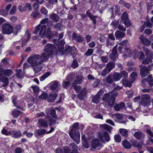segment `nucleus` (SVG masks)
I'll list each match as a JSON object with an SVG mask.
<instances>
[{"mask_svg":"<svg viewBox=\"0 0 153 153\" xmlns=\"http://www.w3.org/2000/svg\"><path fill=\"white\" fill-rule=\"evenodd\" d=\"M53 43L57 45L58 49L52 44H47L45 47L44 52L42 53L41 56L38 54L32 55L28 57L27 62L32 66L33 70L35 72H38L42 69L43 66L42 63L47 60L49 56H52L54 52L59 51L62 52L63 54H70L72 55L75 52V48L68 46H66V48L63 51L64 46L65 42L62 40L59 41V40L56 39L53 40Z\"/></svg>","mask_w":153,"mask_h":153,"instance_id":"nucleus-1","label":"nucleus"},{"mask_svg":"<svg viewBox=\"0 0 153 153\" xmlns=\"http://www.w3.org/2000/svg\"><path fill=\"white\" fill-rule=\"evenodd\" d=\"M48 21V18H45L42 19L40 23L36 28L34 33L36 34L39 31V35L41 38H45L46 37L49 39H51L52 35L51 34V30L49 28H48L46 30V26L44 25Z\"/></svg>","mask_w":153,"mask_h":153,"instance_id":"nucleus-2","label":"nucleus"},{"mask_svg":"<svg viewBox=\"0 0 153 153\" xmlns=\"http://www.w3.org/2000/svg\"><path fill=\"white\" fill-rule=\"evenodd\" d=\"M84 126L82 124H79L78 123H74L72 128L69 133L71 138L78 144L80 142V134L78 129L82 130L84 128Z\"/></svg>","mask_w":153,"mask_h":153,"instance_id":"nucleus-3","label":"nucleus"},{"mask_svg":"<svg viewBox=\"0 0 153 153\" xmlns=\"http://www.w3.org/2000/svg\"><path fill=\"white\" fill-rule=\"evenodd\" d=\"M131 50L129 49H127L126 50L125 54L123 55L124 58L126 57V56L129 57H131L132 56L133 58L136 59L137 57L140 60L143 59L145 57V56L143 53L142 51H140L139 52L138 56H137L138 51L137 49H135L134 51V53L132 55L131 54Z\"/></svg>","mask_w":153,"mask_h":153,"instance_id":"nucleus-4","label":"nucleus"},{"mask_svg":"<svg viewBox=\"0 0 153 153\" xmlns=\"http://www.w3.org/2000/svg\"><path fill=\"white\" fill-rule=\"evenodd\" d=\"M140 74L142 77H145L148 76L147 79H146L145 80L147 82H151L152 81L151 76L149 75V70L145 66L140 65Z\"/></svg>","mask_w":153,"mask_h":153,"instance_id":"nucleus-5","label":"nucleus"},{"mask_svg":"<svg viewBox=\"0 0 153 153\" xmlns=\"http://www.w3.org/2000/svg\"><path fill=\"white\" fill-rule=\"evenodd\" d=\"M111 93H107L105 94L103 96V100L106 101L110 106L112 107L115 101V98L114 96L117 95V94L115 93L113 94H111Z\"/></svg>","mask_w":153,"mask_h":153,"instance_id":"nucleus-6","label":"nucleus"},{"mask_svg":"<svg viewBox=\"0 0 153 153\" xmlns=\"http://www.w3.org/2000/svg\"><path fill=\"white\" fill-rule=\"evenodd\" d=\"M38 122L40 126L46 127L48 126L49 123L50 125L53 124L55 123L56 121L53 118L48 117L45 119V120L42 119H39Z\"/></svg>","mask_w":153,"mask_h":153,"instance_id":"nucleus-7","label":"nucleus"},{"mask_svg":"<svg viewBox=\"0 0 153 153\" xmlns=\"http://www.w3.org/2000/svg\"><path fill=\"white\" fill-rule=\"evenodd\" d=\"M98 138L102 143H105L110 140V137L106 132L99 131L97 133Z\"/></svg>","mask_w":153,"mask_h":153,"instance_id":"nucleus-8","label":"nucleus"},{"mask_svg":"<svg viewBox=\"0 0 153 153\" xmlns=\"http://www.w3.org/2000/svg\"><path fill=\"white\" fill-rule=\"evenodd\" d=\"M63 149L65 153H78V147L74 143L70 144L69 147L65 146Z\"/></svg>","mask_w":153,"mask_h":153,"instance_id":"nucleus-9","label":"nucleus"},{"mask_svg":"<svg viewBox=\"0 0 153 153\" xmlns=\"http://www.w3.org/2000/svg\"><path fill=\"white\" fill-rule=\"evenodd\" d=\"M144 51L145 53L147 58L143 60L142 63L147 64L152 61V58L153 55L151 52L148 48L144 49Z\"/></svg>","mask_w":153,"mask_h":153,"instance_id":"nucleus-10","label":"nucleus"},{"mask_svg":"<svg viewBox=\"0 0 153 153\" xmlns=\"http://www.w3.org/2000/svg\"><path fill=\"white\" fill-rule=\"evenodd\" d=\"M102 147V145L97 139H94L92 140L91 149V150L94 151V149H96L97 148L99 147L98 149L100 150V148Z\"/></svg>","mask_w":153,"mask_h":153,"instance_id":"nucleus-11","label":"nucleus"},{"mask_svg":"<svg viewBox=\"0 0 153 153\" xmlns=\"http://www.w3.org/2000/svg\"><path fill=\"white\" fill-rule=\"evenodd\" d=\"M3 32L4 34H9L13 31L12 27L10 24H4L2 25Z\"/></svg>","mask_w":153,"mask_h":153,"instance_id":"nucleus-12","label":"nucleus"},{"mask_svg":"<svg viewBox=\"0 0 153 153\" xmlns=\"http://www.w3.org/2000/svg\"><path fill=\"white\" fill-rule=\"evenodd\" d=\"M150 97L147 94L142 96L141 100V104L143 106H146L150 104Z\"/></svg>","mask_w":153,"mask_h":153,"instance_id":"nucleus-13","label":"nucleus"},{"mask_svg":"<svg viewBox=\"0 0 153 153\" xmlns=\"http://www.w3.org/2000/svg\"><path fill=\"white\" fill-rule=\"evenodd\" d=\"M3 75L2 74H0V87H5L8 84V78Z\"/></svg>","mask_w":153,"mask_h":153,"instance_id":"nucleus-14","label":"nucleus"},{"mask_svg":"<svg viewBox=\"0 0 153 153\" xmlns=\"http://www.w3.org/2000/svg\"><path fill=\"white\" fill-rule=\"evenodd\" d=\"M121 22L124 24L126 27H128L130 25V23L128 18V14L126 12H124L122 15Z\"/></svg>","mask_w":153,"mask_h":153,"instance_id":"nucleus-15","label":"nucleus"},{"mask_svg":"<svg viewBox=\"0 0 153 153\" xmlns=\"http://www.w3.org/2000/svg\"><path fill=\"white\" fill-rule=\"evenodd\" d=\"M114 66V64L113 63H108L107 64V66L103 71L102 75L103 76H105L106 74L108 73L111 69Z\"/></svg>","mask_w":153,"mask_h":153,"instance_id":"nucleus-16","label":"nucleus"},{"mask_svg":"<svg viewBox=\"0 0 153 153\" xmlns=\"http://www.w3.org/2000/svg\"><path fill=\"white\" fill-rule=\"evenodd\" d=\"M10 134L15 138H20L22 136V133L20 130H12L10 131Z\"/></svg>","mask_w":153,"mask_h":153,"instance_id":"nucleus-17","label":"nucleus"},{"mask_svg":"<svg viewBox=\"0 0 153 153\" xmlns=\"http://www.w3.org/2000/svg\"><path fill=\"white\" fill-rule=\"evenodd\" d=\"M103 92L102 90H100L98 92V93L94 96L92 99L93 102L96 103H98L101 100L100 96L102 95Z\"/></svg>","mask_w":153,"mask_h":153,"instance_id":"nucleus-18","label":"nucleus"},{"mask_svg":"<svg viewBox=\"0 0 153 153\" xmlns=\"http://www.w3.org/2000/svg\"><path fill=\"white\" fill-rule=\"evenodd\" d=\"M119 24V22L117 21H113L111 24L113 28H117L118 27V29H120L123 31H125L126 30V29L125 27H124L123 26L121 25H120L118 26Z\"/></svg>","mask_w":153,"mask_h":153,"instance_id":"nucleus-19","label":"nucleus"},{"mask_svg":"<svg viewBox=\"0 0 153 153\" xmlns=\"http://www.w3.org/2000/svg\"><path fill=\"white\" fill-rule=\"evenodd\" d=\"M48 117H49L51 115L53 117L55 118L56 117V111L54 109L51 108L49 110L47 109L45 112Z\"/></svg>","mask_w":153,"mask_h":153,"instance_id":"nucleus-20","label":"nucleus"},{"mask_svg":"<svg viewBox=\"0 0 153 153\" xmlns=\"http://www.w3.org/2000/svg\"><path fill=\"white\" fill-rule=\"evenodd\" d=\"M139 39L144 45L147 46H149L150 45L151 42L148 39L144 37L143 36H140L139 37Z\"/></svg>","mask_w":153,"mask_h":153,"instance_id":"nucleus-21","label":"nucleus"},{"mask_svg":"<svg viewBox=\"0 0 153 153\" xmlns=\"http://www.w3.org/2000/svg\"><path fill=\"white\" fill-rule=\"evenodd\" d=\"M0 74H2L9 76L12 75V72L11 70H4L2 68H0Z\"/></svg>","mask_w":153,"mask_h":153,"instance_id":"nucleus-22","label":"nucleus"},{"mask_svg":"<svg viewBox=\"0 0 153 153\" xmlns=\"http://www.w3.org/2000/svg\"><path fill=\"white\" fill-rule=\"evenodd\" d=\"M118 55H117V46L114 47L112 53L110 54V57L113 60L116 59L117 58Z\"/></svg>","mask_w":153,"mask_h":153,"instance_id":"nucleus-23","label":"nucleus"},{"mask_svg":"<svg viewBox=\"0 0 153 153\" xmlns=\"http://www.w3.org/2000/svg\"><path fill=\"white\" fill-rule=\"evenodd\" d=\"M12 98L13 103L14 106L17 108H21V107L22 105L21 103L19 101H16V97L15 96H13Z\"/></svg>","mask_w":153,"mask_h":153,"instance_id":"nucleus-24","label":"nucleus"},{"mask_svg":"<svg viewBox=\"0 0 153 153\" xmlns=\"http://www.w3.org/2000/svg\"><path fill=\"white\" fill-rule=\"evenodd\" d=\"M73 39L76 40V42H81L83 41V38L80 36H78L75 33H73L72 35Z\"/></svg>","mask_w":153,"mask_h":153,"instance_id":"nucleus-25","label":"nucleus"},{"mask_svg":"<svg viewBox=\"0 0 153 153\" xmlns=\"http://www.w3.org/2000/svg\"><path fill=\"white\" fill-rule=\"evenodd\" d=\"M114 108L116 111H119L121 109H126L125 105L123 103L115 105L114 106Z\"/></svg>","mask_w":153,"mask_h":153,"instance_id":"nucleus-26","label":"nucleus"},{"mask_svg":"<svg viewBox=\"0 0 153 153\" xmlns=\"http://www.w3.org/2000/svg\"><path fill=\"white\" fill-rule=\"evenodd\" d=\"M86 93L85 88H83L78 94V97L81 100L83 99L85 97Z\"/></svg>","mask_w":153,"mask_h":153,"instance_id":"nucleus-27","label":"nucleus"},{"mask_svg":"<svg viewBox=\"0 0 153 153\" xmlns=\"http://www.w3.org/2000/svg\"><path fill=\"white\" fill-rule=\"evenodd\" d=\"M134 136L136 138L140 140L143 139L144 137V135L140 131L136 132Z\"/></svg>","mask_w":153,"mask_h":153,"instance_id":"nucleus-28","label":"nucleus"},{"mask_svg":"<svg viewBox=\"0 0 153 153\" xmlns=\"http://www.w3.org/2000/svg\"><path fill=\"white\" fill-rule=\"evenodd\" d=\"M46 131L44 129H39L36 131L35 133V135L36 137L43 135L45 134Z\"/></svg>","mask_w":153,"mask_h":153,"instance_id":"nucleus-29","label":"nucleus"},{"mask_svg":"<svg viewBox=\"0 0 153 153\" xmlns=\"http://www.w3.org/2000/svg\"><path fill=\"white\" fill-rule=\"evenodd\" d=\"M69 77H67L66 80L67 81H64L62 83V86L64 88H68L70 85V80H69Z\"/></svg>","mask_w":153,"mask_h":153,"instance_id":"nucleus-30","label":"nucleus"},{"mask_svg":"<svg viewBox=\"0 0 153 153\" xmlns=\"http://www.w3.org/2000/svg\"><path fill=\"white\" fill-rule=\"evenodd\" d=\"M112 118L116 121L118 120H122L124 118V116L122 114H116L112 115Z\"/></svg>","mask_w":153,"mask_h":153,"instance_id":"nucleus-31","label":"nucleus"},{"mask_svg":"<svg viewBox=\"0 0 153 153\" xmlns=\"http://www.w3.org/2000/svg\"><path fill=\"white\" fill-rule=\"evenodd\" d=\"M125 33L120 31H117L115 33V36L116 38H122L124 37Z\"/></svg>","mask_w":153,"mask_h":153,"instance_id":"nucleus-32","label":"nucleus"},{"mask_svg":"<svg viewBox=\"0 0 153 153\" xmlns=\"http://www.w3.org/2000/svg\"><path fill=\"white\" fill-rule=\"evenodd\" d=\"M51 19L54 22H57L59 20V17L55 13H53L51 16Z\"/></svg>","mask_w":153,"mask_h":153,"instance_id":"nucleus-33","label":"nucleus"},{"mask_svg":"<svg viewBox=\"0 0 153 153\" xmlns=\"http://www.w3.org/2000/svg\"><path fill=\"white\" fill-rule=\"evenodd\" d=\"M22 114V112L20 111L16 110H13L12 112V114L14 118H17Z\"/></svg>","mask_w":153,"mask_h":153,"instance_id":"nucleus-34","label":"nucleus"},{"mask_svg":"<svg viewBox=\"0 0 153 153\" xmlns=\"http://www.w3.org/2000/svg\"><path fill=\"white\" fill-rule=\"evenodd\" d=\"M122 78V75L120 73H115L113 75V79L114 81H118Z\"/></svg>","mask_w":153,"mask_h":153,"instance_id":"nucleus-35","label":"nucleus"},{"mask_svg":"<svg viewBox=\"0 0 153 153\" xmlns=\"http://www.w3.org/2000/svg\"><path fill=\"white\" fill-rule=\"evenodd\" d=\"M58 87V83L56 81L52 82L51 83L50 88L52 90L57 89Z\"/></svg>","mask_w":153,"mask_h":153,"instance_id":"nucleus-36","label":"nucleus"},{"mask_svg":"<svg viewBox=\"0 0 153 153\" xmlns=\"http://www.w3.org/2000/svg\"><path fill=\"white\" fill-rule=\"evenodd\" d=\"M100 127L101 129L105 130L108 131H110L111 130V127L109 125L106 124L101 125Z\"/></svg>","mask_w":153,"mask_h":153,"instance_id":"nucleus-37","label":"nucleus"},{"mask_svg":"<svg viewBox=\"0 0 153 153\" xmlns=\"http://www.w3.org/2000/svg\"><path fill=\"white\" fill-rule=\"evenodd\" d=\"M144 25L142 26L140 28V31H143L144 28L146 27L145 26L149 27H151L152 26V25L151 23L149 22L148 21H147L146 22H144Z\"/></svg>","mask_w":153,"mask_h":153,"instance_id":"nucleus-38","label":"nucleus"},{"mask_svg":"<svg viewBox=\"0 0 153 153\" xmlns=\"http://www.w3.org/2000/svg\"><path fill=\"white\" fill-rule=\"evenodd\" d=\"M137 76V74L135 72H133L130 75L129 81L131 82H133L135 81Z\"/></svg>","mask_w":153,"mask_h":153,"instance_id":"nucleus-39","label":"nucleus"},{"mask_svg":"<svg viewBox=\"0 0 153 153\" xmlns=\"http://www.w3.org/2000/svg\"><path fill=\"white\" fill-rule=\"evenodd\" d=\"M57 96V95L56 94H52L49 96L48 99L49 101L52 102L55 100Z\"/></svg>","mask_w":153,"mask_h":153,"instance_id":"nucleus-40","label":"nucleus"},{"mask_svg":"<svg viewBox=\"0 0 153 153\" xmlns=\"http://www.w3.org/2000/svg\"><path fill=\"white\" fill-rule=\"evenodd\" d=\"M129 82L126 79H123L122 81V83L124 85L126 86L130 87L131 86V82L130 81Z\"/></svg>","mask_w":153,"mask_h":153,"instance_id":"nucleus-41","label":"nucleus"},{"mask_svg":"<svg viewBox=\"0 0 153 153\" xmlns=\"http://www.w3.org/2000/svg\"><path fill=\"white\" fill-rule=\"evenodd\" d=\"M123 145L126 149H130L131 145L129 142L126 140H124L123 141Z\"/></svg>","mask_w":153,"mask_h":153,"instance_id":"nucleus-42","label":"nucleus"},{"mask_svg":"<svg viewBox=\"0 0 153 153\" xmlns=\"http://www.w3.org/2000/svg\"><path fill=\"white\" fill-rule=\"evenodd\" d=\"M31 17L33 18H39L41 17L40 14L37 11L33 12L31 15Z\"/></svg>","mask_w":153,"mask_h":153,"instance_id":"nucleus-43","label":"nucleus"},{"mask_svg":"<svg viewBox=\"0 0 153 153\" xmlns=\"http://www.w3.org/2000/svg\"><path fill=\"white\" fill-rule=\"evenodd\" d=\"M16 75L18 78H21L23 77L24 73L21 69L16 70Z\"/></svg>","mask_w":153,"mask_h":153,"instance_id":"nucleus-44","label":"nucleus"},{"mask_svg":"<svg viewBox=\"0 0 153 153\" xmlns=\"http://www.w3.org/2000/svg\"><path fill=\"white\" fill-rule=\"evenodd\" d=\"M31 88L32 89L34 94H37L39 93V88L38 86L37 85H32L31 86Z\"/></svg>","mask_w":153,"mask_h":153,"instance_id":"nucleus-45","label":"nucleus"},{"mask_svg":"<svg viewBox=\"0 0 153 153\" xmlns=\"http://www.w3.org/2000/svg\"><path fill=\"white\" fill-rule=\"evenodd\" d=\"M144 129L146 130L147 133L150 137L153 138V133L149 129V126H148L146 125L144 126Z\"/></svg>","mask_w":153,"mask_h":153,"instance_id":"nucleus-46","label":"nucleus"},{"mask_svg":"<svg viewBox=\"0 0 153 153\" xmlns=\"http://www.w3.org/2000/svg\"><path fill=\"white\" fill-rule=\"evenodd\" d=\"M86 14L88 16L89 18L93 20V23L94 24H95L96 22L95 19L96 16H92L90 13L89 11L88 10L86 12Z\"/></svg>","mask_w":153,"mask_h":153,"instance_id":"nucleus-47","label":"nucleus"},{"mask_svg":"<svg viewBox=\"0 0 153 153\" xmlns=\"http://www.w3.org/2000/svg\"><path fill=\"white\" fill-rule=\"evenodd\" d=\"M119 131L121 134L125 136L126 137L128 135V131L127 130L124 128H121L119 129Z\"/></svg>","mask_w":153,"mask_h":153,"instance_id":"nucleus-48","label":"nucleus"},{"mask_svg":"<svg viewBox=\"0 0 153 153\" xmlns=\"http://www.w3.org/2000/svg\"><path fill=\"white\" fill-rule=\"evenodd\" d=\"M25 35L27 36V39L26 40H23L22 44V47H24L26 45L27 42L29 40L30 37V34L28 33H26Z\"/></svg>","mask_w":153,"mask_h":153,"instance_id":"nucleus-49","label":"nucleus"},{"mask_svg":"<svg viewBox=\"0 0 153 153\" xmlns=\"http://www.w3.org/2000/svg\"><path fill=\"white\" fill-rule=\"evenodd\" d=\"M82 78L81 76H78L75 80V83L76 84H80L81 83Z\"/></svg>","mask_w":153,"mask_h":153,"instance_id":"nucleus-50","label":"nucleus"},{"mask_svg":"<svg viewBox=\"0 0 153 153\" xmlns=\"http://www.w3.org/2000/svg\"><path fill=\"white\" fill-rule=\"evenodd\" d=\"M21 26L20 25H18L15 26L13 29V32L14 33H16V35L17 33L19 32L20 31Z\"/></svg>","mask_w":153,"mask_h":153,"instance_id":"nucleus-51","label":"nucleus"},{"mask_svg":"<svg viewBox=\"0 0 153 153\" xmlns=\"http://www.w3.org/2000/svg\"><path fill=\"white\" fill-rule=\"evenodd\" d=\"M119 3L121 4L124 5L125 7L127 8H129L131 6L129 3L125 2L123 0H120L119 1Z\"/></svg>","mask_w":153,"mask_h":153,"instance_id":"nucleus-52","label":"nucleus"},{"mask_svg":"<svg viewBox=\"0 0 153 153\" xmlns=\"http://www.w3.org/2000/svg\"><path fill=\"white\" fill-rule=\"evenodd\" d=\"M55 28L59 30H62L63 28V27L60 23L56 24L54 26Z\"/></svg>","mask_w":153,"mask_h":153,"instance_id":"nucleus-53","label":"nucleus"},{"mask_svg":"<svg viewBox=\"0 0 153 153\" xmlns=\"http://www.w3.org/2000/svg\"><path fill=\"white\" fill-rule=\"evenodd\" d=\"M72 85L74 89L77 92H80L82 90L81 87L79 85Z\"/></svg>","mask_w":153,"mask_h":153,"instance_id":"nucleus-54","label":"nucleus"},{"mask_svg":"<svg viewBox=\"0 0 153 153\" xmlns=\"http://www.w3.org/2000/svg\"><path fill=\"white\" fill-rule=\"evenodd\" d=\"M50 75V73L47 72L45 74L42 75L40 78V80L42 81H43L45 79L47 78Z\"/></svg>","mask_w":153,"mask_h":153,"instance_id":"nucleus-55","label":"nucleus"},{"mask_svg":"<svg viewBox=\"0 0 153 153\" xmlns=\"http://www.w3.org/2000/svg\"><path fill=\"white\" fill-rule=\"evenodd\" d=\"M40 12L42 14L46 15L47 14L48 11L45 7H42L40 9Z\"/></svg>","mask_w":153,"mask_h":153,"instance_id":"nucleus-56","label":"nucleus"},{"mask_svg":"<svg viewBox=\"0 0 153 153\" xmlns=\"http://www.w3.org/2000/svg\"><path fill=\"white\" fill-rule=\"evenodd\" d=\"M8 14V12L4 10L3 9L1 10H0V14L4 16H7Z\"/></svg>","mask_w":153,"mask_h":153,"instance_id":"nucleus-57","label":"nucleus"},{"mask_svg":"<svg viewBox=\"0 0 153 153\" xmlns=\"http://www.w3.org/2000/svg\"><path fill=\"white\" fill-rule=\"evenodd\" d=\"M16 7L15 6H14L11 9L10 12V14H14L16 13Z\"/></svg>","mask_w":153,"mask_h":153,"instance_id":"nucleus-58","label":"nucleus"},{"mask_svg":"<svg viewBox=\"0 0 153 153\" xmlns=\"http://www.w3.org/2000/svg\"><path fill=\"white\" fill-rule=\"evenodd\" d=\"M114 138L115 141L117 142H120L121 141V137L118 135H116L114 136Z\"/></svg>","mask_w":153,"mask_h":153,"instance_id":"nucleus-59","label":"nucleus"},{"mask_svg":"<svg viewBox=\"0 0 153 153\" xmlns=\"http://www.w3.org/2000/svg\"><path fill=\"white\" fill-rule=\"evenodd\" d=\"M1 132L2 134L6 135H9L10 134V131L7 132V130L3 128L1 130Z\"/></svg>","mask_w":153,"mask_h":153,"instance_id":"nucleus-60","label":"nucleus"},{"mask_svg":"<svg viewBox=\"0 0 153 153\" xmlns=\"http://www.w3.org/2000/svg\"><path fill=\"white\" fill-rule=\"evenodd\" d=\"M93 53V50L92 49H89L85 53V55L89 56L91 55Z\"/></svg>","mask_w":153,"mask_h":153,"instance_id":"nucleus-61","label":"nucleus"},{"mask_svg":"<svg viewBox=\"0 0 153 153\" xmlns=\"http://www.w3.org/2000/svg\"><path fill=\"white\" fill-rule=\"evenodd\" d=\"M48 97V95L45 93H43L40 96L39 98L41 99H45Z\"/></svg>","mask_w":153,"mask_h":153,"instance_id":"nucleus-62","label":"nucleus"},{"mask_svg":"<svg viewBox=\"0 0 153 153\" xmlns=\"http://www.w3.org/2000/svg\"><path fill=\"white\" fill-rule=\"evenodd\" d=\"M107 82L109 83H111L113 81L111 76L109 75L107 77L106 79Z\"/></svg>","mask_w":153,"mask_h":153,"instance_id":"nucleus-63","label":"nucleus"},{"mask_svg":"<svg viewBox=\"0 0 153 153\" xmlns=\"http://www.w3.org/2000/svg\"><path fill=\"white\" fill-rule=\"evenodd\" d=\"M78 66V64L76 61L74 60L71 66L73 68H75Z\"/></svg>","mask_w":153,"mask_h":153,"instance_id":"nucleus-64","label":"nucleus"}]
</instances>
